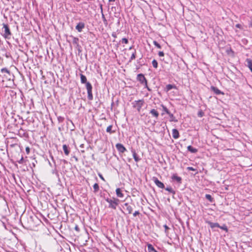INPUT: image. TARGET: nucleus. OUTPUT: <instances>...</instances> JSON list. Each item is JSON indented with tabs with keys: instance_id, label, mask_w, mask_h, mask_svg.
Wrapping results in <instances>:
<instances>
[{
	"instance_id": "1",
	"label": "nucleus",
	"mask_w": 252,
	"mask_h": 252,
	"mask_svg": "<svg viewBox=\"0 0 252 252\" xmlns=\"http://www.w3.org/2000/svg\"><path fill=\"white\" fill-rule=\"evenodd\" d=\"M81 82L82 83H86V87L87 90L88 98L89 100H91L93 99V95L92 94V86L90 82L87 81L86 77L82 74H80Z\"/></svg>"
},
{
	"instance_id": "2",
	"label": "nucleus",
	"mask_w": 252,
	"mask_h": 252,
	"mask_svg": "<svg viewBox=\"0 0 252 252\" xmlns=\"http://www.w3.org/2000/svg\"><path fill=\"white\" fill-rule=\"evenodd\" d=\"M3 29H4V33L3 34V37L5 38H9L11 35L10 29L7 24H3Z\"/></svg>"
},
{
	"instance_id": "3",
	"label": "nucleus",
	"mask_w": 252,
	"mask_h": 252,
	"mask_svg": "<svg viewBox=\"0 0 252 252\" xmlns=\"http://www.w3.org/2000/svg\"><path fill=\"white\" fill-rule=\"evenodd\" d=\"M106 201L109 204V207L113 209H116V206L118 204L119 200L116 198L106 199Z\"/></svg>"
},
{
	"instance_id": "4",
	"label": "nucleus",
	"mask_w": 252,
	"mask_h": 252,
	"mask_svg": "<svg viewBox=\"0 0 252 252\" xmlns=\"http://www.w3.org/2000/svg\"><path fill=\"white\" fill-rule=\"evenodd\" d=\"M144 104V101L143 100H139L135 101L132 103L133 107L136 108L138 112H140L141 107Z\"/></svg>"
},
{
	"instance_id": "5",
	"label": "nucleus",
	"mask_w": 252,
	"mask_h": 252,
	"mask_svg": "<svg viewBox=\"0 0 252 252\" xmlns=\"http://www.w3.org/2000/svg\"><path fill=\"white\" fill-rule=\"evenodd\" d=\"M137 79L145 87H147V81L143 74H138Z\"/></svg>"
},
{
	"instance_id": "6",
	"label": "nucleus",
	"mask_w": 252,
	"mask_h": 252,
	"mask_svg": "<svg viewBox=\"0 0 252 252\" xmlns=\"http://www.w3.org/2000/svg\"><path fill=\"white\" fill-rule=\"evenodd\" d=\"M152 180L154 181L155 184L159 188L164 189L165 188L164 185L161 182L158 180V179L156 177H153Z\"/></svg>"
},
{
	"instance_id": "7",
	"label": "nucleus",
	"mask_w": 252,
	"mask_h": 252,
	"mask_svg": "<svg viewBox=\"0 0 252 252\" xmlns=\"http://www.w3.org/2000/svg\"><path fill=\"white\" fill-rule=\"evenodd\" d=\"M85 28V24L83 22L79 23L76 26L75 28L79 32H81L82 30Z\"/></svg>"
},
{
	"instance_id": "8",
	"label": "nucleus",
	"mask_w": 252,
	"mask_h": 252,
	"mask_svg": "<svg viewBox=\"0 0 252 252\" xmlns=\"http://www.w3.org/2000/svg\"><path fill=\"white\" fill-rule=\"evenodd\" d=\"M116 147L118 151L121 153H124L126 151L125 147L121 144H117Z\"/></svg>"
},
{
	"instance_id": "9",
	"label": "nucleus",
	"mask_w": 252,
	"mask_h": 252,
	"mask_svg": "<svg viewBox=\"0 0 252 252\" xmlns=\"http://www.w3.org/2000/svg\"><path fill=\"white\" fill-rule=\"evenodd\" d=\"M211 90L214 92V93L216 94H223V93L221 92L218 88L214 86L211 87Z\"/></svg>"
},
{
	"instance_id": "10",
	"label": "nucleus",
	"mask_w": 252,
	"mask_h": 252,
	"mask_svg": "<svg viewBox=\"0 0 252 252\" xmlns=\"http://www.w3.org/2000/svg\"><path fill=\"white\" fill-rule=\"evenodd\" d=\"M172 136L174 139H177L179 137V132L177 129H173L172 130Z\"/></svg>"
},
{
	"instance_id": "11",
	"label": "nucleus",
	"mask_w": 252,
	"mask_h": 252,
	"mask_svg": "<svg viewBox=\"0 0 252 252\" xmlns=\"http://www.w3.org/2000/svg\"><path fill=\"white\" fill-rule=\"evenodd\" d=\"M207 223L210 225V226L212 228H214L215 227H220V224L217 222H212L210 221H207Z\"/></svg>"
},
{
	"instance_id": "12",
	"label": "nucleus",
	"mask_w": 252,
	"mask_h": 252,
	"mask_svg": "<svg viewBox=\"0 0 252 252\" xmlns=\"http://www.w3.org/2000/svg\"><path fill=\"white\" fill-rule=\"evenodd\" d=\"M176 87L175 85H172V84H168V85H166V86L165 88V91L166 92H167L172 89H176Z\"/></svg>"
},
{
	"instance_id": "13",
	"label": "nucleus",
	"mask_w": 252,
	"mask_h": 252,
	"mask_svg": "<svg viewBox=\"0 0 252 252\" xmlns=\"http://www.w3.org/2000/svg\"><path fill=\"white\" fill-rule=\"evenodd\" d=\"M131 152L132 153L133 158H134L135 161L136 162L138 161L140 159L139 158L136 152L134 150L132 149L131 150Z\"/></svg>"
},
{
	"instance_id": "14",
	"label": "nucleus",
	"mask_w": 252,
	"mask_h": 252,
	"mask_svg": "<svg viewBox=\"0 0 252 252\" xmlns=\"http://www.w3.org/2000/svg\"><path fill=\"white\" fill-rule=\"evenodd\" d=\"M172 179L174 180H176L179 183H181L182 178L178 176L176 174H173L172 176Z\"/></svg>"
},
{
	"instance_id": "15",
	"label": "nucleus",
	"mask_w": 252,
	"mask_h": 252,
	"mask_svg": "<svg viewBox=\"0 0 252 252\" xmlns=\"http://www.w3.org/2000/svg\"><path fill=\"white\" fill-rule=\"evenodd\" d=\"M150 113L154 117H156V118H158L159 116L158 112L155 109H152L150 111Z\"/></svg>"
},
{
	"instance_id": "16",
	"label": "nucleus",
	"mask_w": 252,
	"mask_h": 252,
	"mask_svg": "<svg viewBox=\"0 0 252 252\" xmlns=\"http://www.w3.org/2000/svg\"><path fill=\"white\" fill-rule=\"evenodd\" d=\"M187 149L191 153H196L197 152V149L193 148L190 145L188 146Z\"/></svg>"
},
{
	"instance_id": "17",
	"label": "nucleus",
	"mask_w": 252,
	"mask_h": 252,
	"mask_svg": "<svg viewBox=\"0 0 252 252\" xmlns=\"http://www.w3.org/2000/svg\"><path fill=\"white\" fill-rule=\"evenodd\" d=\"M63 150L65 155L68 156L69 154L70 151L68 149V147L66 145H63Z\"/></svg>"
},
{
	"instance_id": "18",
	"label": "nucleus",
	"mask_w": 252,
	"mask_h": 252,
	"mask_svg": "<svg viewBox=\"0 0 252 252\" xmlns=\"http://www.w3.org/2000/svg\"><path fill=\"white\" fill-rule=\"evenodd\" d=\"M116 194L118 197H123L124 196V194L122 192V190L121 189L118 188L116 190Z\"/></svg>"
},
{
	"instance_id": "19",
	"label": "nucleus",
	"mask_w": 252,
	"mask_h": 252,
	"mask_svg": "<svg viewBox=\"0 0 252 252\" xmlns=\"http://www.w3.org/2000/svg\"><path fill=\"white\" fill-rule=\"evenodd\" d=\"M132 50V47H129V50ZM133 51L131 52V55L130 60L129 62H130L131 60H132L135 58L136 51L133 49Z\"/></svg>"
},
{
	"instance_id": "20",
	"label": "nucleus",
	"mask_w": 252,
	"mask_h": 252,
	"mask_svg": "<svg viewBox=\"0 0 252 252\" xmlns=\"http://www.w3.org/2000/svg\"><path fill=\"white\" fill-rule=\"evenodd\" d=\"M168 115L169 116L170 118V121L171 122H177L178 121L177 119H175V117L174 116L173 114L170 113Z\"/></svg>"
},
{
	"instance_id": "21",
	"label": "nucleus",
	"mask_w": 252,
	"mask_h": 252,
	"mask_svg": "<svg viewBox=\"0 0 252 252\" xmlns=\"http://www.w3.org/2000/svg\"><path fill=\"white\" fill-rule=\"evenodd\" d=\"M248 66L251 71L252 72V60L251 59H247Z\"/></svg>"
},
{
	"instance_id": "22",
	"label": "nucleus",
	"mask_w": 252,
	"mask_h": 252,
	"mask_svg": "<svg viewBox=\"0 0 252 252\" xmlns=\"http://www.w3.org/2000/svg\"><path fill=\"white\" fill-rule=\"evenodd\" d=\"M206 198L210 202H213L214 201L213 198L210 194H207L205 195Z\"/></svg>"
},
{
	"instance_id": "23",
	"label": "nucleus",
	"mask_w": 252,
	"mask_h": 252,
	"mask_svg": "<svg viewBox=\"0 0 252 252\" xmlns=\"http://www.w3.org/2000/svg\"><path fill=\"white\" fill-rule=\"evenodd\" d=\"M93 188L94 192H97L99 190V186L97 183H95L93 186Z\"/></svg>"
},
{
	"instance_id": "24",
	"label": "nucleus",
	"mask_w": 252,
	"mask_h": 252,
	"mask_svg": "<svg viewBox=\"0 0 252 252\" xmlns=\"http://www.w3.org/2000/svg\"><path fill=\"white\" fill-rule=\"evenodd\" d=\"M101 14H102V19L103 21V22L104 24H107V21L104 15L103 14L102 6H101Z\"/></svg>"
},
{
	"instance_id": "25",
	"label": "nucleus",
	"mask_w": 252,
	"mask_h": 252,
	"mask_svg": "<svg viewBox=\"0 0 252 252\" xmlns=\"http://www.w3.org/2000/svg\"><path fill=\"white\" fill-rule=\"evenodd\" d=\"M112 125H110L107 128H106V131L108 133H112L113 132H114V131H112Z\"/></svg>"
},
{
	"instance_id": "26",
	"label": "nucleus",
	"mask_w": 252,
	"mask_h": 252,
	"mask_svg": "<svg viewBox=\"0 0 252 252\" xmlns=\"http://www.w3.org/2000/svg\"><path fill=\"white\" fill-rule=\"evenodd\" d=\"M165 189L173 194L175 193V191L170 187H167V188H165Z\"/></svg>"
},
{
	"instance_id": "27",
	"label": "nucleus",
	"mask_w": 252,
	"mask_h": 252,
	"mask_svg": "<svg viewBox=\"0 0 252 252\" xmlns=\"http://www.w3.org/2000/svg\"><path fill=\"white\" fill-rule=\"evenodd\" d=\"M152 65L154 68H157L158 66V62L156 60H154L152 61Z\"/></svg>"
},
{
	"instance_id": "28",
	"label": "nucleus",
	"mask_w": 252,
	"mask_h": 252,
	"mask_svg": "<svg viewBox=\"0 0 252 252\" xmlns=\"http://www.w3.org/2000/svg\"><path fill=\"white\" fill-rule=\"evenodd\" d=\"M73 43L75 44H78L79 39L77 37H74L72 40Z\"/></svg>"
},
{
	"instance_id": "29",
	"label": "nucleus",
	"mask_w": 252,
	"mask_h": 252,
	"mask_svg": "<svg viewBox=\"0 0 252 252\" xmlns=\"http://www.w3.org/2000/svg\"><path fill=\"white\" fill-rule=\"evenodd\" d=\"M219 228L225 231L226 232L228 231L227 227L225 224H223L222 226H220V227H219Z\"/></svg>"
},
{
	"instance_id": "30",
	"label": "nucleus",
	"mask_w": 252,
	"mask_h": 252,
	"mask_svg": "<svg viewBox=\"0 0 252 252\" xmlns=\"http://www.w3.org/2000/svg\"><path fill=\"white\" fill-rule=\"evenodd\" d=\"M163 111H164L168 115L170 113L168 109L164 105H162Z\"/></svg>"
},
{
	"instance_id": "31",
	"label": "nucleus",
	"mask_w": 252,
	"mask_h": 252,
	"mask_svg": "<svg viewBox=\"0 0 252 252\" xmlns=\"http://www.w3.org/2000/svg\"><path fill=\"white\" fill-rule=\"evenodd\" d=\"M154 44L158 49H160L161 48V46L158 42L155 40L153 41Z\"/></svg>"
},
{
	"instance_id": "32",
	"label": "nucleus",
	"mask_w": 252,
	"mask_h": 252,
	"mask_svg": "<svg viewBox=\"0 0 252 252\" xmlns=\"http://www.w3.org/2000/svg\"><path fill=\"white\" fill-rule=\"evenodd\" d=\"M1 72L2 73L3 72H6L8 74H10V71L6 68H3L1 69Z\"/></svg>"
},
{
	"instance_id": "33",
	"label": "nucleus",
	"mask_w": 252,
	"mask_h": 252,
	"mask_svg": "<svg viewBox=\"0 0 252 252\" xmlns=\"http://www.w3.org/2000/svg\"><path fill=\"white\" fill-rule=\"evenodd\" d=\"M132 210L133 208L132 207L130 206H127V210L128 211L129 214H131L132 213Z\"/></svg>"
},
{
	"instance_id": "34",
	"label": "nucleus",
	"mask_w": 252,
	"mask_h": 252,
	"mask_svg": "<svg viewBox=\"0 0 252 252\" xmlns=\"http://www.w3.org/2000/svg\"><path fill=\"white\" fill-rule=\"evenodd\" d=\"M64 118L62 116L58 117V120L60 123H62L64 121Z\"/></svg>"
},
{
	"instance_id": "35",
	"label": "nucleus",
	"mask_w": 252,
	"mask_h": 252,
	"mask_svg": "<svg viewBox=\"0 0 252 252\" xmlns=\"http://www.w3.org/2000/svg\"><path fill=\"white\" fill-rule=\"evenodd\" d=\"M163 227L165 228V232L166 234H167L168 233L167 230L169 229V227L166 224L164 225Z\"/></svg>"
},
{
	"instance_id": "36",
	"label": "nucleus",
	"mask_w": 252,
	"mask_h": 252,
	"mask_svg": "<svg viewBox=\"0 0 252 252\" xmlns=\"http://www.w3.org/2000/svg\"><path fill=\"white\" fill-rule=\"evenodd\" d=\"M24 162V158H23V157H22L21 159L18 161V162L19 163V164H23Z\"/></svg>"
},
{
	"instance_id": "37",
	"label": "nucleus",
	"mask_w": 252,
	"mask_h": 252,
	"mask_svg": "<svg viewBox=\"0 0 252 252\" xmlns=\"http://www.w3.org/2000/svg\"><path fill=\"white\" fill-rule=\"evenodd\" d=\"M158 55L159 57H163L164 56V53L163 51H159Z\"/></svg>"
},
{
	"instance_id": "38",
	"label": "nucleus",
	"mask_w": 252,
	"mask_h": 252,
	"mask_svg": "<svg viewBox=\"0 0 252 252\" xmlns=\"http://www.w3.org/2000/svg\"><path fill=\"white\" fill-rule=\"evenodd\" d=\"M204 115V113L202 111H200L198 112V116L200 117H202Z\"/></svg>"
},
{
	"instance_id": "39",
	"label": "nucleus",
	"mask_w": 252,
	"mask_h": 252,
	"mask_svg": "<svg viewBox=\"0 0 252 252\" xmlns=\"http://www.w3.org/2000/svg\"><path fill=\"white\" fill-rule=\"evenodd\" d=\"M26 153H27L28 155H29V153H30V147H27L26 148Z\"/></svg>"
},
{
	"instance_id": "40",
	"label": "nucleus",
	"mask_w": 252,
	"mask_h": 252,
	"mask_svg": "<svg viewBox=\"0 0 252 252\" xmlns=\"http://www.w3.org/2000/svg\"><path fill=\"white\" fill-rule=\"evenodd\" d=\"M187 169H188V170H189V171H195V170H196V169H194V168L193 167H188L187 168Z\"/></svg>"
},
{
	"instance_id": "41",
	"label": "nucleus",
	"mask_w": 252,
	"mask_h": 252,
	"mask_svg": "<svg viewBox=\"0 0 252 252\" xmlns=\"http://www.w3.org/2000/svg\"><path fill=\"white\" fill-rule=\"evenodd\" d=\"M139 211H135L133 213V216H134V217H135V216H136L137 215H139Z\"/></svg>"
},
{
	"instance_id": "42",
	"label": "nucleus",
	"mask_w": 252,
	"mask_h": 252,
	"mask_svg": "<svg viewBox=\"0 0 252 252\" xmlns=\"http://www.w3.org/2000/svg\"><path fill=\"white\" fill-rule=\"evenodd\" d=\"M236 27L237 28H239V29H241L242 28V26L239 24H237L236 25Z\"/></svg>"
},
{
	"instance_id": "43",
	"label": "nucleus",
	"mask_w": 252,
	"mask_h": 252,
	"mask_svg": "<svg viewBox=\"0 0 252 252\" xmlns=\"http://www.w3.org/2000/svg\"><path fill=\"white\" fill-rule=\"evenodd\" d=\"M75 230L77 231H79V228L77 225H76L75 227Z\"/></svg>"
},
{
	"instance_id": "44",
	"label": "nucleus",
	"mask_w": 252,
	"mask_h": 252,
	"mask_svg": "<svg viewBox=\"0 0 252 252\" xmlns=\"http://www.w3.org/2000/svg\"><path fill=\"white\" fill-rule=\"evenodd\" d=\"M98 176L100 178V179H101L102 180L104 181V179L101 174H98Z\"/></svg>"
},
{
	"instance_id": "45",
	"label": "nucleus",
	"mask_w": 252,
	"mask_h": 252,
	"mask_svg": "<svg viewBox=\"0 0 252 252\" xmlns=\"http://www.w3.org/2000/svg\"><path fill=\"white\" fill-rule=\"evenodd\" d=\"M123 41L126 43V38H123Z\"/></svg>"
},
{
	"instance_id": "46",
	"label": "nucleus",
	"mask_w": 252,
	"mask_h": 252,
	"mask_svg": "<svg viewBox=\"0 0 252 252\" xmlns=\"http://www.w3.org/2000/svg\"><path fill=\"white\" fill-rule=\"evenodd\" d=\"M146 88L147 89V90H148L149 91H151V89H150L148 87V86H147V87H146Z\"/></svg>"
},
{
	"instance_id": "47",
	"label": "nucleus",
	"mask_w": 252,
	"mask_h": 252,
	"mask_svg": "<svg viewBox=\"0 0 252 252\" xmlns=\"http://www.w3.org/2000/svg\"><path fill=\"white\" fill-rule=\"evenodd\" d=\"M115 0H109V2H113L115 1Z\"/></svg>"
},
{
	"instance_id": "48",
	"label": "nucleus",
	"mask_w": 252,
	"mask_h": 252,
	"mask_svg": "<svg viewBox=\"0 0 252 252\" xmlns=\"http://www.w3.org/2000/svg\"><path fill=\"white\" fill-rule=\"evenodd\" d=\"M250 26H251V27H252V22L251 23V24H250Z\"/></svg>"
}]
</instances>
